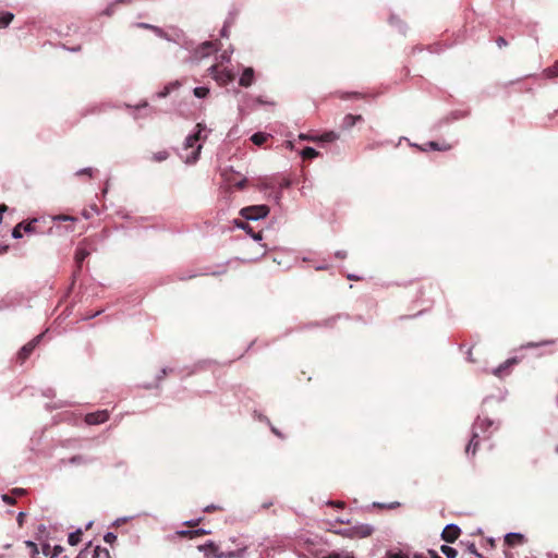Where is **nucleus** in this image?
Instances as JSON below:
<instances>
[{
	"label": "nucleus",
	"mask_w": 558,
	"mask_h": 558,
	"mask_svg": "<svg viewBox=\"0 0 558 558\" xmlns=\"http://www.w3.org/2000/svg\"><path fill=\"white\" fill-rule=\"evenodd\" d=\"M22 231H23V229H22L21 223H17V225L13 228V230H12V236H13L14 239H20V238H22V235H23V234H22Z\"/></svg>",
	"instance_id": "c756f323"
},
{
	"label": "nucleus",
	"mask_w": 558,
	"mask_h": 558,
	"mask_svg": "<svg viewBox=\"0 0 558 558\" xmlns=\"http://www.w3.org/2000/svg\"><path fill=\"white\" fill-rule=\"evenodd\" d=\"M390 24H395V23H399L401 22L399 19H397L396 16H391L390 20H389Z\"/></svg>",
	"instance_id": "13d9d810"
},
{
	"label": "nucleus",
	"mask_w": 558,
	"mask_h": 558,
	"mask_svg": "<svg viewBox=\"0 0 558 558\" xmlns=\"http://www.w3.org/2000/svg\"><path fill=\"white\" fill-rule=\"evenodd\" d=\"M192 533H193V537H196V536H201V535L207 534V531H205L203 529H198V530H192Z\"/></svg>",
	"instance_id": "ea45409f"
},
{
	"label": "nucleus",
	"mask_w": 558,
	"mask_h": 558,
	"mask_svg": "<svg viewBox=\"0 0 558 558\" xmlns=\"http://www.w3.org/2000/svg\"><path fill=\"white\" fill-rule=\"evenodd\" d=\"M460 534L461 530L458 525L449 524L442 530L441 538L447 543H453L458 539Z\"/></svg>",
	"instance_id": "6e6552de"
},
{
	"label": "nucleus",
	"mask_w": 558,
	"mask_h": 558,
	"mask_svg": "<svg viewBox=\"0 0 558 558\" xmlns=\"http://www.w3.org/2000/svg\"><path fill=\"white\" fill-rule=\"evenodd\" d=\"M337 257L339 258H344L345 257V253L344 252H337Z\"/></svg>",
	"instance_id": "680f3d73"
},
{
	"label": "nucleus",
	"mask_w": 558,
	"mask_h": 558,
	"mask_svg": "<svg viewBox=\"0 0 558 558\" xmlns=\"http://www.w3.org/2000/svg\"><path fill=\"white\" fill-rule=\"evenodd\" d=\"M20 223L22 226L23 232H25L26 234L40 233V231L38 230V223H39L38 219H32L29 221H22Z\"/></svg>",
	"instance_id": "f8f14e48"
},
{
	"label": "nucleus",
	"mask_w": 558,
	"mask_h": 558,
	"mask_svg": "<svg viewBox=\"0 0 558 558\" xmlns=\"http://www.w3.org/2000/svg\"><path fill=\"white\" fill-rule=\"evenodd\" d=\"M363 118L362 116L357 114V116H354V114H347L344 118H343V122H342V125L343 128L345 129H350L352 126L355 125V123L357 121H362Z\"/></svg>",
	"instance_id": "f3484780"
},
{
	"label": "nucleus",
	"mask_w": 558,
	"mask_h": 558,
	"mask_svg": "<svg viewBox=\"0 0 558 558\" xmlns=\"http://www.w3.org/2000/svg\"><path fill=\"white\" fill-rule=\"evenodd\" d=\"M210 74L219 85H227L234 80V74L227 69L220 68L219 65H213L209 68Z\"/></svg>",
	"instance_id": "7ed1b4c3"
},
{
	"label": "nucleus",
	"mask_w": 558,
	"mask_h": 558,
	"mask_svg": "<svg viewBox=\"0 0 558 558\" xmlns=\"http://www.w3.org/2000/svg\"><path fill=\"white\" fill-rule=\"evenodd\" d=\"M43 554L45 556H49L50 555V546L49 545H44L43 547Z\"/></svg>",
	"instance_id": "8fccbe9b"
},
{
	"label": "nucleus",
	"mask_w": 558,
	"mask_h": 558,
	"mask_svg": "<svg viewBox=\"0 0 558 558\" xmlns=\"http://www.w3.org/2000/svg\"><path fill=\"white\" fill-rule=\"evenodd\" d=\"M23 519H24V513L20 512L17 515V523L20 526H22V524H23Z\"/></svg>",
	"instance_id": "864d4df0"
},
{
	"label": "nucleus",
	"mask_w": 558,
	"mask_h": 558,
	"mask_svg": "<svg viewBox=\"0 0 558 558\" xmlns=\"http://www.w3.org/2000/svg\"><path fill=\"white\" fill-rule=\"evenodd\" d=\"M7 210H8V206L7 205H4V204L0 205V216H2V214L4 211H7Z\"/></svg>",
	"instance_id": "4d7b16f0"
},
{
	"label": "nucleus",
	"mask_w": 558,
	"mask_h": 558,
	"mask_svg": "<svg viewBox=\"0 0 558 558\" xmlns=\"http://www.w3.org/2000/svg\"><path fill=\"white\" fill-rule=\"evenodd\" d=\"M387 557L388 558H409L407 555L401 554V553H396V554L389 553L387 555Z\"/></svg>",
	"instance_id": "58836bf2"
},
{
	"label": "nucleus",
	"mask_w": 558,
	"mask_h": 558,
	"mask_svg": "<svg viewBox=\"0 0 558 558\" xmlns=\"http://www.w3.org/2000/svg\"><path fill=\"white\" fill-rule=\"evenodd\" d=\"M318 156V151L315 150L314 148L312 147H305L303 150H302V158L303 159H313L315 157Z\"/></svg>",
	"instance_id": "b1692460"
},
{
	"label": "nucleus",
	"mask_w": 558,
	"mask_h": 558,
	"mask_svg": "<svg viewBox=\"0 0 558 558\" xmlns=\"http://www.w3.org/2000/svg\"><path fill=\"white\" fill-rule=\"evenodd\" d=\"M556 343V340L554 339H546V340H542L539 342H527L524 347L525 348H538V347H545V345H553Z\"/></svg>",
	"instance_id": "aec40b11"
},
{
	"label": "nucleus",
	"mask_w": 558,
	"mask_h": 558,
	"mask_svg": "<svg viewBox=\"0 0 558 558\" xmlns=\"http://www.w3.org/2000/svg\"><path fill=\"white\" fill-rule=\"evenodd\" d=\"M199 519L198 520H191V521H187L185 522V525L189 526V527H195L199 524Z\"/></svg>",
	"instance_id": "79ce46f5"
},
{
	"label": "nucleus",
	"mask_w": 558,
	"mask_h": 558,
	"mask_svg": "<svg viewBox=\"0 0 558 558\" xmlns=\"http://www.w3.org/2000/svg\"><path fill=\"white\" fill-rule=\"evenodd\" d=\"M517 363H518V360L515 357L508 359L502 364H500L497 368H495L493 371V374L497 377H502L504 374L508 371V368Z\"/></svg>",
	"instance_id": "ddd939ff"
},
{
	"label": "nucleus",
	"mask_w": 558,
	"mask_h": 558,
	"mask_svg": "<svg viewBox=\"0 0 558 558\" xmlns=\"http://www.w3.org/2000/svg\"><path fill=\"white\" fill-rule=\"evenodd\" d=\"M177 534H178L180 537H189V538H193L192 530H183V531H179V532H177Z\"/></svg>",
	"instance_id": "72a5a7b5"
},
{
	"label": "nucleus",
	"mask_w": 558,
	"mask_h": 558,
	"mask_svg": "<svg viewBox=\"0 0 558 558\" xmlns=\"http://www.w3.org/2000/svg\"><path fill=\"white\" fill-rule=\"evenodd\" d=\"M428 146L433 149H437V150L441 149L436 142H429Z\"/></svg>",
	"instance_id": "603ef678"
},
{
	"label": "nucleus",
	"mask_w": 558,
	"mask_h": 558,
	"mask_svg": "<svg viewBox=\"0 0 558 558\" xmlns=\"http://www.w3.org/2000/svg\"><path fill=\"white\" fill-rule=\"evenodd\" d=\"M169 94V90L166 89L165 92L161 93V96H167Z\"/></svg>",
	"instance_id": "774afa93"
},
{
	"label": "nucleus",
	"mask_w": 558,
	"mask_h": 558,
	"mask_svg": "<svg viewBox=\"0 0 558 558\" xmlns=\"http://www.w3.org/2000/svg\"><path fill=\"white\" fill-rule=\"evenodd\" d=\"M440 550L441 553L447 557V558H456L457 557V550L448 545H442L440 547Z\"/></svg>",
	"instance_id": "393cba45"
},
{
	"label": "nucleus",
	"mask_w": 558,
	"mask_h": 558,
	"mask_svg": "<svg viewBox=\"0 0 558 558\" xmlns=\"http://www.w3.org/2000/svg\"><path fill=\"white\" fill-rule=\"evenodd\" d=\"M429 558H441L435 550H427Z\"/></svg>",
	"instance_id": "de8ad7c7"
},
{
	"label": "nucleus",
	"mask_w": 558,
	"mask_h": 558,
	"mask_svg": "<svg viewBox=\"0 0 558 558\" xmlns=\"http://www.w3.org/2000/svg\"><path fill=\"white\" fill-rule=\"evenodd\" d=\"M82 541V531L77 530L69 535L68 542L71 546L77 545Z\"/></svg>",
	"instance_id": "5701e85b"
},
{
	"label": "nucleus",
	"mask_w": 558,
	"mask_h": 558,
	"mask_svg": "<svg viewBox=\"0 0 558 558\" xmlns=\"http://www.w3.org/2000/svg\"><path fill=\"white\" fill-rule=\"evenodd\" d=\"M525 542H526L525 536L520 533H509L505 536V544L509 547L522 545Z\"/></svg>",
	"instance_id": "9d476101"
},
{
	"label": "nucleus",
	"mask_w": 558,
	"mask_h": 558,
	"mask_svg": "<svg viewBox=\"0 0 558 558\" xmlns=\"http://www.w3.org/2000/svg\"><path fill=\"white\" fill-rule=\"evenodd\" d=\"M329 505L333 506V507H337V508H343L344 507V502L343 501H330Z\"/></svg>",
	"instance_id": "a18cd8bd"
},
{
	"label": "nucleus",
	"mask_w": 558,
	"mask_h": 558,
	"mask_svg": "<svg viewBox=\"0 0 558 558\" xmlns=\"http://www.w3.org/2000/svg\"><path fill=\"white\" fill-rule=\"evenodd\" d=\"M199 549L205 551L206 558H222L225 556H228V557L240 556V554H234L232 551L228 553L227 555H225L223 553H219V548L213 542H210L204 546H199Z\"/></svg>",
	"instance_id": "423d86ee"
},
{
	"label": "nucleus",
	"mask_w": 558,
	"mask_h": 558,
	"mask_svg": "<svg viewBox=\"0 0 558 558\" xmlns=\"http://www.w3.org/2000/svg\"><path fill=\"white\" fill-rule=\"evenodd\" d=\"M373 532V527L369 526V525H360V526H356L353 529L352 533L350 534L351 536L352 535H356V536H360V537H366V536H369Z\"/></svg>",
	"instance_id": "2eb2a0df"
},
{
	"label": "nucleus",
	"mask_w": 558,
	"mask_h": 558,
	"mask_svg": "<svg viewBox=\"0 0 558 558\" xmlns=\"http://www.w3.org/2000/svg\"><path fill=\"white\" fill-rule=\"evenodd\" d=\"M1 498L8 505H14L15 504V498L12 495L3 494Z\"/></svg>",
	"instance_id": "473e14b6"
},
{
	"label": "nucleus",
	"mask_w": 558,
	"mask_h": 558,
	"mask_svg": "<svg viewBox=\"0 0 558 558\" xmlns=\"http://www.w3.org/2000/svg\"><path fill=\"white\" fill-rule=\"evenodd\" d=\"M252 236H253V239H255V240H262V235H260V233H259V232H258V233H253V232H252Z\"/></svg>",
	"instance_id": "bf43d9fd"
},
{
	"label": "nucleus",
	"mask_w": 558,
	"mask_h": 558,
	"mask_svg": "<svg viewBox=\"0 0 558 558\" xmlns=\"http://www.w3.org/2000/svg\"><path fill=\"white\" fill-rule=\"evenodd\" d=\"M544 74L548 78L558 77V60L551 66L545 69Z\"/></svg>",
	"instance_id": "412c9836"
},
{
	"label": "nucleus",
	"mask_w": 558,
	"mask_h": 558,
	"mask_svg": "<svg viewBox=\"0 0 558 558\" xmlns=\"http://www.w3.org/2000/svg\"><path fill=\"white\" fill-rule=\"evenodd\" d=\"M89 244V240L85 239L83 240L76 248L75 252V263L77 267V271L82 269V264L90 255V250L87 248V245Z\"/></svg>",
	"instance_id": "39448f33"
},
{
	"label": "nucleus",
	"mask_w": 558,
	"mask_h": 558,
	"mask_svg": "<svg viewBox=\"0 0 558 558\" xmlns=\"http://www.w3.org/2000/svg\"><path fill=\"white\" fill-rule=\"evenodd\" d=\"M104 553L107 558H109V551L105 548H101L100 546L92 547L89 544L84 550L80 553V555L76 558H87L90 556L92 558H98L100 554Z\"/></svg>",
	"instance_id": "1a4fd4ad"
},
{
	"label": "nucleus",
	"mask_w": 558,
	"mask_h": 558,
	"mask_svg": "<svg viewBox=\"0 0 558 558\" xmlns=\"http://www.w3.org/2000/svg\"><path fill=\"white\" fill-rule=\"evenodd\" d=\"M135 26L137 28L149 29V31L154 32L159 37H166V33L163 32V29L158 26H155V25H151L148 23H136Z\"/></svg>",
	"instance_id": "dca6fc26"
},
{
	"label": "nucleus",
	"mask_w": 558,
	"mask_h": 558,
	"mask_svg": "<svg viewBox=\"0 0 558 558\" xmlns=\"http://www.w3.org/2000/svg\"><path fill=\"white\" fill-rule=\"evenodd\" d=\"M324 558H354L353 555L351 554H347L345 556L339 554V553H331L329 554L328 556L324 557Z\"/></svg>",
	"instance_id": "2f4dec72"
},
{
	"label": "nucleus",
	"mask_w": 558,
	"mask_h": 558,
	"mask_svg": "<svg viewBox=\"0 0 558 558\" xmlns=\"http://www.w3.org/2000/svg\"><path fill=\"white\" fill-rule=\"evenodd\" d=\"M54 219L62 220V221H75L76 220L74 217L68 216V215H59Z\"/></svg>",
	"instance_id": "e433bc0d"
},
{
	"label": "nucleus",
	"mask_w": 558,
	"mask_h": 558,
	"mask_svg": "<svg viewBox=\"0 0 558 558\" xmlns=\"http://www.w3.org/2000/svg\"><path fill=\"white\" fill-rule=\"evenodd\" d=\"M269 135L268 134H265V133H262V132H258V133H255L252 135L251 137V141L257 145V146H262L267 140H268Z\"/></svg>",
	"instance_id": "6ab92c4d"
},
{
	"label": "nucleus",
	"mask_w": 558,
	"mask_h": 558,
	"mask_svg": "<svg viewBox=\"0 0 558 558\" xmlns=\"http://www.w3.org/2000/svg\"><path fill=\"white\" fill-rule=\"evenodd\" d=\"M414 558H429V557H428L427 551H426V553L415 554Z\"/></svg>",
	"instance_id": "5fc2aeb1"
},
{
	"label": "nucleus",
	"mask_w": 558,
	"mask_h": 558,
	"mask_svg": "<svg viewBox=\"0 0 558 558\" xmlns=\"http://www.w3.org/2000/svg\"><path fill=\"white\" fill-rule=\"evenodd\" d=\"M399 506H400V504H399V502H392V504H390V505L388 506V508H389V509H393V508H397V507H399Z\"/></svg>",
	"instance_id": "052dcab7"
},
{
	"label": "nucleus",
	"mask_w": 558,
	"mask_h": 558,
	"mask_svg": "<svg viewBox=\"0 0 558 558\" xmlns=\"http://www.w3.org/2000/svg\"><path fill=\"white\" fill-rule=\"evenodd\" d=\"M41 338L43 335H39L22 347V349L17 353V360L20 363H24L31 356L35 348L40 342Z\"/></svg>",
	"instance_id": "20e7f679"
},
{
	"label": "nucleus",
	"mask_w": 558,
	"mask_h": 558,
	"mask_svg": "<svg viewBox=\"0 0 558 558\" xmlns=\"http://www.w3.org/2000/svg\"><path fill=\"white\" fill-rule=\"evenodd\" d=\"M254 83L253 68H245L240 80L239 85L242 87H250Z\"/></svg>",
	"instance_id": "9b49d317"
},
{
	"label": "nucleus",
	"mask_w": 558,
	"mask_h": 558,
	"mask_svg": "<svg viewBox=\"0 0 558 558\" xmlns=\"http://www.w3.org/2000/svg\"><path fill=\"white\" fill-rule=\"evenodd\" d=\"M471 553H473V554H475L476 556L481 557V555H480V554H477V551H476V549H475L474 545H472Z\"/></svg>",
	"instance_id": "0e129e2a"
},
{
	"label": "nucleus",
	"mask_w": 558,
	"mask_h": 558,
	"mask_svg": "<svg viewBox=\"0 0 558 558\" xmlns=\"http://www.w3.org/2000/svg\"><path fill=\"white\" fill-rule=\"evenodd\" d=\"M272 432H274L276 435L281 436L278 429L272 428Z\"/></svg>",
	"instance_id": "338daca9"
},
{
	"label": "nucleus",
	"mask_w": 558,
	"mask_h": 558,
	"mask_svg": "<svg viewBox=\"0 0 558 558\" xmlns=\"http://www.w3.org/2000/svg\"><path fill=\"white\" fill-rule=\"evenodd\" d=\"M269 213V208L266 205H254L242 208L240 214L243 218L248 220H258L265 218Z\"/></svg>",
	"instance_id": "f03ea898"
},
{
	"label": "nucleus",
	"mask_w": 558,
	"mask_h": 558,
	"mask_svg": "<svg viewBox=\"0 0 558 558\" xmlns=\"http://www.w3.org/2000/svg\"><path fill=\"white\" fill-rule=\"evenodd\" d=\"M215 510H222V508L219 507V506H214V505L208 506V507L205 508V511H207V512H211V511H215Z\"/></svg>",
	"instance_id": "c03bdc74"
},
{
	"label": "nucleus",
	"mask_w": 558,
	"mask_h": 558,
	"mask_svg": "<svg viewBox=\"0 0 558 558\" xmlns=\"http://www.w3.org/2000/svg\"><path fill=\"white\" fill-rule=\"evenodd\" d=\"M24 544L28 548L29 555H31L32 558H41L39 556L38 547H37V545L34 542L26 541Z\"/></svg>",
	"instance_id": "4be33fe9"
},
{
	"label": "nucleus",
	"mask_w": 558,
	"mask_h": 558,
	"mask_svg": "<svg viewBox=\"0 0 558 558\" xmlns=\"http://www.w3.org/2000/svg\"><path fill=\"white\" fill-rule=\"evenodd\" d=\"M76 175H93V169L92 168H85L76 172Z\"/></svg>",
	"instance_id": "c9c22d12"
},
{
	"label": "nucleus",
	"mask_w": 558,
	"mask_h": 558,
	"mask_svg": "<svg viewBox=\"0 0 558 558\" xmlns=\"http://www.w3.org/2000/svg\"><path fill=\"white\" fill-rule=\"evenodd\" d=\"M70 462H71V463H73V464H80V463L85 462V460H84V457H83V456H73V457L70 459Z\"/></svg>",
	"instance_id": "f704fd0d"
},
{
	"label": "nucleus",
	"mask_w": 558,
	"mask_h": 558,
	"mask_svg": "<svg viewBox=\"0 0 558 558\" xmlns=\"http://www.w3.org/2000/svg\"><path fill=\"white\" fill-rule=\"evenodd\" d=\"M104 539L106 543L112 545L116 541H117V535L111 533V532H108L105 536H104Z\"/></svg>",
	"instance_id": "7c9ffc66"
},
{
	"label": "nucleus",
	"mask_w": 558,
	"mask_h": 558,
	"mask_svg": "<svg viewBox=\"0 0 558 558\" xmlns=\"http://www.w3.org/2000/svg\"><path fill=\"white\" fill-rule=\"evenodd\" d=\"M193 93L197 98H205L209 94V89L202 86L194 88Z\"/></svg>",
	"instance_id": "cd10ccee"
},
{
	"label": "nucleus",
	"mask_w": 558,
	"mask_h": 558,
	"mask_svg": "<svg viewBox=\"0 0 558 558\" xmlns=\"http://www.w3.org/2000/svg\"><path fill=\"white\" fill-rule=\"evenodd\" d=\"M109 420V412L100 410L85 415V423L88 425H98Z\"/></svg>",
	"instance_id": "0eeeda50"
},
{
	"label": "nucleus",
	"mask_w": 558,
	"mask_h": 558,
	"mask_svg": "<svg viewBox=\"0 0 558 558\" xmlns=\"http://www.w3.org/2000/svg\"><path fill=\"white\" fill-rule=\"evenodd\" d=\"M9 251V245L0 244V255L5 254Z\"/></svg>",
	"instance_id": "3c124183"
},
{
	"label": "nucleus",
	"mask_w": 558,
	"mask_h": 558,
	"mask_svg": "<svg viewBox=\"0 0 558 558\" xmlns=\"http://www.w3.org/2000/svg\"><path fill=\"white\" fill-rule=\"evenodd\" d=\"M216 50H217V46L214 43L206 41V43L202 44V46L198 48L197 53L201 57H207Z\"/></svg>",
	"instance_id": "4468645a"
},
{
	"label": "nucleus",
	"mask_w": 558,
	"mask_h": 558,
	"mask_svg": "<svg viewBox=\"0 0 558 558\" xmlns=\"http://www.w3.org/2000/svg\"><path fill=\"white\" fill-rule=\"evenodd\" d=\"M246 184V179H242L241 181L236 182L234 185L238 187V189H243Z\"/></svg>",
	"instance_id": "09e8293b"
},
{
	"label": "nucleus",
	"mask_w": 558,
	"mask_h": 558,
	"mask_svg": "<svg viewBox=\"0 0 558 558\" xmlns=\"http://www.w3.org/2000/svg\"><path fill=\"white\" fill-rule=\"evenodd\" d=\"M25 489L23 488H14L11 494L14 495V496H23L25 494Z\"/></svg>",
	"instance_id": "a19ab883"
},
{
	"label": "nucleus",
	"mask_w": 558,
	"mask_h": 558,
	"mask_svg": "<svg viewBox=\"0 0 558 558\" xmlns=\"http://www.w3.org/2000/svg\"><path fill=\"white\" fill-rule=\"evenodd\" d=\"M468 360H469V362H471V363H475V362H476V360L473 357L472 348H471V349H469V351H468Z\"/></svg>",
	"instance_id": "49530a36"
},
{
	"label": "nucleus",
	"mask_w": 558,
	"mask_h": 558,
	"mask_svg": "<svg viewBox=\"0 0 558 558\" xmlns=\"http://www.w3.org/2000/svg\"><path fill=\"white\" fill-rule=\"evenodd\" d=\"M199 149H201V145H198V146H197V149H196V151H195V155H194V157H193V160H196V159H197V155H198V153H199Z\"/></svg>",
	"instance_id": "e2e57ef3"
},
{
	"label": "nucleus",
	"mask_w": 558,
	"mask_h": 558,
	"mask_svg": "<svg viewBox=\"0 0 558 558\" xmlns=\"http://www.w3.org/2000/svg\"><path fill=\"white\" fill-rule=\"evenodd\" d=\"M198 140H199V132L194 135H191L186 138V146L193 147Z\"/></svg>",
	"instance_id": "c85d7f7f"
},
{
	"label": "nucleus",
	"mask_w": 558,
	"mask_h": 558,
	"mask_svg": "<svg viewBox=\"0 0 558 558\" xmlns=\"http://www.w3.org/2000/svg\"><path fill=\"white\" fill-rule=\"evenodd\" d=\"M168 157H169V153L167 150H160L153 155L151 160L161 162V161L166 160Z\"/></svg>",
	"instance_id": "a878e982"
},
{
	"label": "nucleus",
	"mask_w": 558,
	"mask_h": 558,
	"mask_svg": "<svg viewBox=\"0 0 558 558\" xmlns=\"http://www.w3.org/2000/svg\"><path fill=\"white\" fill-rule=\"evenodd\" d=\"M61 551H62V548H61L60 546H56V547H54V553H53V555L51 556V558H53L54 556H57V555H58L59 553H61Z\"/></svg>",
	"instance_id": "6e6d98bb"
},
{
	"label": "nucleus",
	"mask_w": 558,
	"mask_h": 558,
	"mask_svg": "<svg viewBox=\"0 0 558 558\" xmlns=\"http://www.w3.org/2000/svg\"><path fill=\"white\" fill-rule=\"evenodd\" d=\"M338 138V135L335 132H326L319 136V141L322 142H333Z\"/></svg>",
	"instance_id": "bb28decb"
},
{
	"label": "nucleus",
	"mask_w": 558,
	"mask_h": 558,
	"mask_svg": "<svg viewBox=\"0 0 558 558\" xmlns=\"http://www.w3.org/2000/svg\"><path fill=\"white\" fill-rule=\"evenodd\" d=\"M493 424H494L493 421L489 420L488 417H481V416L477 417V420L473 424L472 437L469 441V445L465 448L466 453L472 452V454H475V452L478 448V445H480V440H478L480 434L486 433L488 430V428H490L493 426Z\"/></svg>",
	"instance_id": "f257e3e1"
},
{
	"label": "nucleus",
	"mask_w": 558,
	"mask_h": 558,
	"mask_svg": "<svg viewBox=\"0 0 558 558\" xmlns=\"http://www.w3.org/2000/svg\"><path fill=\"white\" fill-rule=\"evenodd\" d=\"M14 14L11 12H2L0 14V28H5L13 21Z\"/></svg>",
	"instance_id": "a211bd4d"
},
{
	"label": "nucleus",
	"mask_w": 558,
	"mask_h": 558,
	"mask_svg": "<svg viewBox=\"0 0 558 558\" xmlns=\"http://www.w3.org/2000/svg\"><path fill=\"white\" fill-rule=\"evenodd\" d=\"M505 556H506L507 558H512V555H511L509 551H505Z\"/></svg>",
	"instance_id": "69168bd1"
},
{
	"label": "nucleus",
	"mask_w": 558,
	"mask_h": 558,
	"mask_svg": "<svg viewBox=\"0 0 558 558\" xmlns=\"http://www.w3.org/2000/svg\"><path fill=\"white\" fill-rule=\"evenodd\" d=\"M496 43L499 48L506 47L508 45L507 40L501 36L496 39Z\"/></svg>",
	"instance_id": "4c0bfd02"
},
{
	"label": "nucleus",
	"mask_w": 558,
	"mask_h": 558,
	"mask_svg": "<svg viewBox=\"0 0 558 558\" xmlns=\"http://www.w3.org/2000/svg\"><path fill=\"white\" fill-rule=\"evenodd\" d=\"M236 226L242 228V229H244V230H246L247 232H252V230H251V228H250L247 222H239V223H236Z\"/></svg>",
	"instance_id": "37998d69"
}]
</instances>
